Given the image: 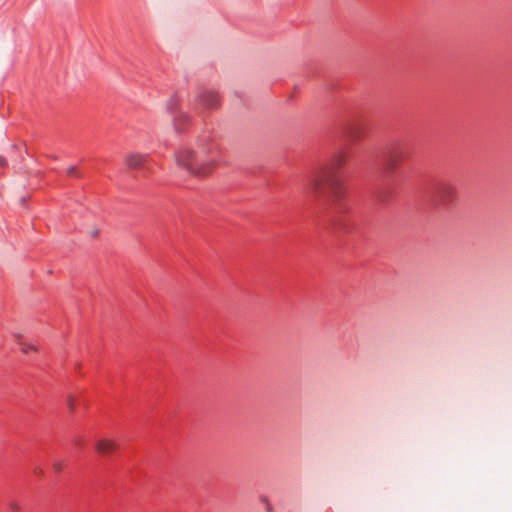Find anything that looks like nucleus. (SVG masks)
<instances>
[{"instance_id": "obj_1", "label": "nucleus", "mask_w": 512, "mask_h": 512, "mask_svg": "<svg viewBox=\"0 0 512 512\" xmlns=\"http://www.w3.org/2000/svg\"><path fill=\"white\" fill-rule=\"evenodd\" d=\"M307 191L318 201L338 207L344 194L343 186L329 167L314 169L307 178Z\"/></svg>"}, {"instance_id": "obj_2", "label": "nucleus", "mask_w": 512, "mask_h": 512, "mask_svg": "<svg viewBox=\"0 0 512 512\" xmlns=\"http://www.w3.org/2000/svg\"><path fill=\"white\" fill-rule=\"evenodd\" d=\"M174 160L180 169L196 178L208 177L217 167L216 158L200 159L194 151L187 148L177 150L174 154Z\"/></svg>"}, {"instance_id": "obj_3", "label": "nucleus", "mask_w": 512, "mask_h": 512, "mask_svg": "<svg viewBox=\"0 0 512 512\" xmlns=\"http://www.w3.org/2000/svg\"><path fill=\"white\" fill-rule=\"evenodd\" d=\"M404 158V151L401 147L396 146L387 152L384 160V168L387 172L395 171L401 164Z\"/></svg>"}, {"instance_id": "obj_4", "label": "nucleus", "mask_w": 512, "mask_h": 512, "mask_svg": "<svg viewBox=\"0 0 512 512\" xmlns=\"http://www.w3.org/2000/svg\"><path fill=\"white\" fill-rule=\"evenodd\" d=\"M456 195V187L449 183H442L437 189L438 201L445 205L452 202L455 199Z\"/></svg>"}, {"instance_id": "obj_5", "label": "nucleus", "mask_w": 512, "mask_h": 512, "mask_svg": "<svg viewBox=\"0 0 512 512\" xmlns=\"http://www.w3.org/2000/svg\"><path fill=\"white\" fill-rule=\"evenodd\" d=\"M117 448V442L110 438H100L95 442V450L102 455L113 453Z\"/></svg>"}, {"instance_id": "obj_6", "label": "nucleus", "mask_w": 512, "mask_h": 512, "mask_svg": "<svg viewBox=\"0 0 512 512\" xmlns=\"http://www.w3.org/2000/svg\"><path fill=\"white\" fill-rule=\"evenodd\" d=\"M148 156L140 153H130L125 157V163L130 169H137L142 167L146 161Z\"/></svg>"}, {"instance_id": "obj_7", "label": "nucleus", "mask_w": 512, "mask_h": 512, "mask_svg": "<svg viewBox=\"0 0 512 512\" xmlns=\"http://www.w3.org/2000/svg\"><path fill=\"white\" fill-rule=\"evenodd\" d=\"M200 102L207 108H215L218 105V97L215 92H205L200 96Z\"/></svg>"}, {"instance_id": "obj_8", "label": "nucleus", "mask_w": 512, "mask_h": 512, "mask_svg": "<svg viewBox=\"0 0 512 512\" xmlns=\"http://www.w3.org/2000/svg\"><path fill=\"white\" fill-rule=\"evenodd\" d=\"M15 337H16L17 343L20 345L21 351L23 353L27 354L29 351H34V352L38 351V348L36 345H34L32 343L25 342L20 335L16 334Z\"/></svg>"}, {"instance_id": "obj_9", "label": "nucleus", "mask_w": 512, "mask_h": 512, "mask_svg": "<svg viewBox=\"0 0 512 512\" xmlns=\"http://www.w3.org/2000/svg\"><path fill=\"white\" fill-rule=\"evenodd\" d=\"M66 403L69 408V411L73 413L76 407V397L74 395H68L66 397Z\"/></svg>"}, {"instance_id": "obj_10", "label": "nucleus", "mask_w": 512, "mask_h": 512, "mask_svg": "<svg viewBox=\"0 0 512 512\" xmlns=\"http://www.w3.org/2000/svg\"><path fill=\"white\" fill-rule=\"evenodd\" d=\"M67 174L70 176H78L77 168L75 166L69 167L67 169Z\"/></svg>"}, {"instance_id": "obj_11", "label": "nucleus", "mask_w": 512, "mask_h": 512, "mask_svg": "<svg viewBox=\"0 0 512 512\" xmlns=\"http://www.w3.org/2000/svg\"><path fill=\"white\" fill-rule=\"evenodd\" d=\"M350 137H351L352 139H354V140H357V139H359V138H360V135H359V134H357L354 130H351V131H350Z\"/></svg>"}, {"instance_id": "obj_12", "label": "nucleus", "mask_w": 512, "mask_h": 512, "mask_svg": "<svg viewBox=\"0 0 512 512\" xmlns=\"http://www.w3.org/2000/svg\"><path fill=\"white\" fill-rule=\"evenodd\" d=\"M10 508L15 512L19 511V509H20L19 505L14 502L10 503Z\"/></svg>"}, {"instance_id": "obj_13", "label": "nucleus", "mask_w": 512, "mask_h": 512, "mask_svg": "<svg viewBox=\"0 0 512 512\" xmlns=\"http://www.w3.org/2000/svg\"><path fill=\"white\" fill-rule=\"evenodd\" d=\"M53 467L57 472H60L62 470V464L60 462L54 463Z\"/></svg>"}, {"instance_id": "obj_14", "label": "nucleus", "mask_w": 512, "mask_h": 512, "mask_svg": "<svg viewBox=\"0 0 512 512\" xmlns=\"http://www.w3.org/2000/svg\"><path fill=\"white\" fill-rule=\"evenodd\" d=\"M5 164H6L5 160L1 158V159H0V165H2V166H3V165H5Z\"/></svg>"}]
</instances>
